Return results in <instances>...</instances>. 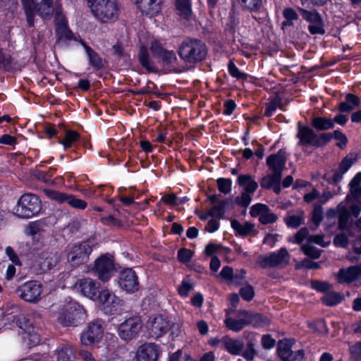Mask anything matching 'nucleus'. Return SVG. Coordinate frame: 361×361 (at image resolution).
Instances as JSON below:
<instances>
[{"mask_svg":"<svg viewBox=\"0 0 361 361\" xmlns=\"http://www.w3.org/2000/svg\"><path fill=\"white\" fill-rule=\"evenodd\" d=\"M207 54L205 43L199 39L187 38L179 46L178 55L188 63H197L204 60Z\"/></svg>","mask_w":361,"mask_h":361,"instance_id":"obj_1","label":"nucleus"},{"mask_svg":"<svg viewBox=\"0 0 361 361\" xmlns=\"http://www.w3.org/2000/svg\"><path fill=\"white\" fill-rule=\"evenodd\" d=\"M94 16L101 22L114 21L118 16L116 0H87Z\"/></svg>","mask_w":361,"mask_h":361,"instance_id":"obj_2","label":"nucleus"},{"mask_svg":"<svg viewBox=\"0 0 361 361\" xmlns=\"http://www.w3.org/2000/svg\"><path fill=\"white\" fill-rule=\"evenodd\" d=\"M41 210L39 197L32 194H24L18 200L15 214L20 218L29 219L37 214Z\"/></svg>","mask_w":361,"mask_h":361,"instance_id":"obj_3","label":"nucleus"},{"mask_svg":"<svg viewBox=\"0 0 361 361\" xmlns=\"http://www.w3.org/2000/svg\"><path fill=\"white\" fill-rule=\"evenodd\" d=\"M92 251L90 243L83 241L70 247L67 251V261L72 267L86 263Z\"/></svg>","mask_w":361,"mask_h":361,"instance_id":"obj_4","label":"nucleus"},{"mask_svg":"<svg viewBox=\"0 0 361 361\" xmlns=\"http://www.w3.org/2000/svg\"><path fill=\"white\" fill-rule=\"evenodd\" d=\"M90 271L99 280L104 282L109 281L115 271L113 257L109 255H101L94 261Z\"/></svg>","mask_w":361,"mask_h":361,"instance_id":"obj_5","label":"nucleus"},{"mask_svg":"<svg viewBox=\"0 0 361 361\" xmlns=\"http://www.w3.org/2000/svg\"><path fill=\"white\" fill-rule=\"evenodd\" d=\"M85 318L84 309L77 303H71L63 309L59 319L65 326H78Z\"/></svg>","mask_w":361,"mask_h":361,"instance_id":"obj_6","label":"nucleus"},{"mask_svg":"<svg viewBox=\"0 0 361 361\" xmlns=\"http://www.w3.org/2000/svg\"><path fill=\"white\" fill-rule=\"evenodd\" d=\"M142 328V322L139 316H133L121 323L118 334L123 341H130L138 336Z\"/></svg>","mask_w":361,"mask_h":361,"instance_id":"obj_7","label":"nucleus"},{"mask_svg":"<svg viewBox=\"0 0 361 361\" xmlns=\"http://www.w3.org/2000/svg\"><path fill=\"white\" fill-rule=\"evenodd\" d=\"M43 192L50 200H54L60 204L67 203L74 209L83 210L87 206V203L85 201L77 198L73 195L50 189H44Z\"/></svg>","mask_w":361,"mask_h":361,"instance_id":"obj_8","label":"nucleus"},{"mask_svg":"<svg viewBox=\"0 0 361 361\" xmlns=\"http://www.w3.org/2000/svg\"><path fill=\"white\" fill-rule=\"evenodd\" d=\"M101 308L106 314L117 313L122 306V300L109 289L99 292L98 298Z\"/></svg>","mask_w":361,"mask_h":361,"instance_id":"obj_9","label":"nucleus"},{"mask_svg":"<svg viewBox=\"0 0 361 361\" xmlns=\"http://www.w3.org/2000/svg\"><path fill=\"white\" fill-rule=\"evenodd\" d=\"M42 284L37 281H30L18 287L17 292L21 299L29 302H37L41 299Z\"/></svg>","mask_w":361,"mask_h":361,"instance_id":"obj_10","label":"nucleus"},{"mask_svg":"<svg viewBox=\"0 0 361 361\" xmlns=\"http://www.w3.org/2000/svg\"><path fill=\"white\" fill-rule=\"evenodd\" d=\"M104 334V328L101 321L97 320L90 323L81 335V343L91 345L101 341Z\"/></svg>","mask_w":361,"mask_h":361,"instance_id":"obj_11","label":"nucleus"},{"mask_svg":"<svg viewBox=\"0 0 361 361\" xmlns=\"http://www.w3.org/2000/svg\"><path fill=\"white\" fill-rule=\"evenodd\" d=\"M171 323L167 317L159 314L151 317L147 322L148 331L151 337L158 338L169 330Z\"/></svg>","mask_w":361,"mask_h":361,"instance_id":"obj_12","label":"nucleus"},{"mask_svg":"<svg viewBox=\"0 0 361 361\" xmlns=\"http://www.w3.org/2000/svg\"><path fill=\"white\" fill-rule=\"evenodd\" d=\"M120 288L127 293H134L139 289L137 276L130 268L125 269L120 273L118 279Z\"/></svg>","mask_w":361,"mask_h":361,"instance_id":"obj_13","label":"nucleus"},{"mask_svg":"<svg viewBox=\"0 0 361 361\" xmlns=\"http://www.w3.org/2000/svg\"><path fill=\"white\" fill-rule=\"evenodd\" d=\"M361 278V263L343 267L336 275V280L338 283L350 285Z\"/></svg>","mask_w":361,"mask_h":361,"instance_id":"obj_14","label":"nucleus"},{"mask_svg":"<svg viewBox=\"0 0 361 361\" xmlns=\"http://www.w3.org/2000/svg\"><path fill=\"white\" fill-rule=\"evenodd\" d=\"M54 18L57 41L66 42L75 39L72 31L68 28L65 16L58 8L56 9Z\"/></svg>","mask_w":361,"mask_h":361,"instance_id":"obj_15","label":"nucleus"},{"mask_svg":"<svg viewBox=\"0 0 361 361\" xmlns=\"http://www.w3.org/2000/svg\"><path fill=\"white\" fill-rule=\"evenodd\" d=\"M99 286V283L90 278L78 279L75 283V288L78 290H79L84 296L93 300L98 298Z\"/></svg>","mask_w":361,"mask_h":361,"instance_id":"obj_16","label":"nucleus"},{"mask_svg":"<svg viewBox=\"0 0 361 361\" xmlns=\"http://www.w3.org/2000/svg\"><path fill=\"white\" fill-rule=\"evenodd\" d=\"M290 255L285 247H281L279 251L274 252L263 259V266L269 267L283 268L290 261Z\"/></svg>","mask_w":361,"mask_h":361,"instance_id":"obj_17","label":"nucleus"},{"mask_svg":"<svg viewBox=\"0 0 361 361\" xmlns=\"http://www.w3.org/2000/svg\"><path fill=\"white\" fill-rule=\"evenodd\" d=\"M250 214L252 216H258L259 221L263 224H272L277 220V216L272 213L268 206L264 204H254Z\"/></svg>","mask_w":361,"mask_h":361,"instance_id":"obj_18","label":"nucleus"},{"mask_svg":"<svg viewBox=\"0 0 361 361\" xmlns=\"http://www.w3.org/2000/svg\"><path fill=\"white\" fill-rule=\"evenodd\" d=\"M159 355V346L153 343H147L139 347L137 359V361H157Z\"/></svg>","mask_w":361,"mask_h":361,"instance_id":"obj_19","label":"nucleus"},{"mask_svg":"<svg viewBox=\"0 0 361 361\" xmlns=\"http://www.w3.org/2000/svg\"><path fill=\"white\" fill-rule=\"evenodd\" d=\"M295 341L292 339H283L279 341L277 345V353L283 361H297V356L293 355L292 347Z\"/></svg>","mask_w":361,"mask_h":361,"instance_id":"obj_20","label":"nucleus"},{"mask_svg":"<svg viewBox=\"0 0 361 361\" xmlns=\"http://www.w3.org/2000/svg\"><path fill=\"white\" fill-rule=\"evenodd\" d=\"M224 322L229 329L239 331L248 324V313L245 310L238 311L236 318L226 317Z\"/></svg>","mask_w":361,"mask_h":361,"instance_id":"obj_21","label":"nucleus"},{"mask_svg":"<svg viewBox=\"0 0 361 361\" xmlns=\"http://www.w3.org/2000/svg\"><path fill=\"white\" fill-rule=\"evenodd\" d=\"M297 137L299 138V145L315 146L317 143V135L308 126H302L299 123Z\"/></svg>","mask_w":361,"mask_h":361,"instance_id":"obj_22","label":"nucleus"},{"mask_svg":"<svg viewBox=\"0 0 361 361\" xmlns=\"http://www.w3.org/2000/svg\"><path fill=\"white\" fill-rule=\"evenodd\" d=\"M41 269L44 271L55 267L60 260L58 252L51 250H44L39 255Z\"/></svg>","mask_w":361,"mask_h":361,"instance_id":"obj_23","label":"nucleus"},{"mask_svg":"<svg viewBox=\"0 0 361 361\" xmlns=\"http://www.w3.org/2000/svg\"><path fill=\"white\" fill-rule=\"evenodd\" d=\"M286 152L281 149L276 154L268 157L267 163L274 173H279L282 175V171L286 164Z\"/></svg>","mask_w":361,"mask_h":361,"instance_id":"obj_24","label":"nucleus"},{"mask_svg":"<svg viewBox=\"0 0 361 361\" xmlns=\"http://www.w3.org/2000/svg\"><path fill=\"white\" fill-rule=\"evenodd\" d=\"M237 183L240 186L244 187V191L240 197H237L235 202L238 206L243 207V215L246 214V208L248 206V175H239Z\"/></svg>","mask_w":361,"mask_h":361,"instance_id":"obj_25","label":"nucleus"},{"mask_svg":"<svg viewBox=\"0 0 361 361\" xmlns=\"http://www.w3.org/2000/svg\"><path fill=\"white\" fill-rule=\"evenodd\" d=\"M136 4L141 12L146 16L152 17L160 11V1L158 0H136Z\"/></svg>","mask_w":361,"mask_h":361,"instance_id":"obj_26","label":"nucleus"},{"mask_svg":"<svg viewBox=\"0 0 361 361\" xmlns=\"http://www.w3.org/2000/svg\"><path fill=\"white\" fill-rule=\"evenodd\" d=\"M349 192L345 197V201L351 200L358 201L361 197V172H357L348 183Z\"/></svg>","mask_w":361,"mask_h":361,"instance_id":"obj_27","label":"nucleus"},{"mask_svg":"<svg viewBox=\"0 0 361 361\" xmlns=\"http://www.w3.org/2000/svg\"><path fill=\"white\" fill-rule=\"evenodd\" d=\"M31 1L35 11L42 18H49L53 15L54 0H31Z\"/></svg>","mask_w":361,"mask_h":361,"instance_id":"obj_28","label":"nucleus"},{"mask_svg":"<svg viewBox=\"0 0 361 361\" xmlns=\"http://www.w3.org/2000/svg\"><path fill=\"white\" fill-rule=\"evenodd\" d=\"M82 46L84 47L85 52L88 56L89 64L93 67L94 70H100L104 67L102 59L99 55L88 46L83 40L80 41Z\"/></svg>","mask_w":361,"mask_h":361,"instance_id":"obj_29","label":"nucleus"},{"mask_svg":"<svg viewBox=\"0 0 361 361\" xmlns=\"http://www.w3.org/2000/svg\"><path fill=\"white\" fill-rule=\"evenodd\" d=\"M233 208V201L231 199L226 198L221 201L218 204L214 205L209 211V214L212 217L222 219L224 213Z\"/></svg>","mask_w":361,"mask_h":361,"instance_id":"obj_30","label":"nucleus"},{"mask_svg":"<svg viewBox=\"0 0 361 361\" xmlns=\"http://www.w3.org/2000/svg\"><path fill=\"white\" fill-rule=\"evenodd\" d=\"M221 342L225 349L232 355H239L244 348V343L241 340L232 339L228 336H224Z\"/></svg>","mask_w":361,"mask_h":361,"instance_id":"obj_31","label":"nucleus"},{"mask_svg":"<svg viewBox=\"0 0 361 361\" xmlns=\"http://www.w3.org/2000/svg\"><path fill=\"white\" fill-rule=\"evenodd\" d=\"M138 59L142 66L145 68L148 72L154 73L157 71L154 63L152 61L148 54L147 49L145 46H141L140 47Z\"/></svg>","mask_w":361,"mask_h":361,"instance_id":"obj_32","label":"nucleus"},{"mask_svg":"<svg viewBox=\"0 0 361 361\" xmlns=\"http://www.w3.org/2000/svg\"><path fill=\"white\" fill-rule=\"evenodd\" d=\"M360 104V98L353 94H348L345 101L340 103L338 109L341 112H350Z\"/></svg>","mask_w":361,"mask_h":361,"instance_id":"obj_33","label":"nucleus"},{"mask_svg":"<svg viewBox=\"0 0 361 361\" xmlns=\"http://www.w3.org/2000/svg\"><path fill=\"white\" fill-rule=\"evenodd\" d=\"M343 298L344 296L342 293L329 290L323 295L321 300L327 306H334L340 303Z\"/></svg>","mask_w":361,"mask_h":361,"instance_id":"obj_34","label":"nucleus"},{"mask_svg":"<svg viewBox=\"0 0 361 361\" xmlns=\"http://www.w3.org/2000/svg\"><path fill=\"white\" fill-rule=\"evenodd\" d=\"M312 126L317 130H326L334 128V121L324 117H314L312 120Z\"/></svg>","mask_w":361,"mask_h":361,"instance_id":"obj_35","label":"nucleus"},{"mask_svg":"<svg viewBox=\"0 0 361 361\" xmlns=\"http://www.w3.org/2000/svg\"><path fill=\"white\" fill-rule=\"evenodd\" d=\"M337 211L338 213L339 227L341 228H345L349 224L350 217V211L348 208L343 204V202L338 205Z\"/></svg>","mask_w":361,"mask_h":361,"instance_id":"obj_36","label":"nucleus"},{"mask_svg":"<svg viewBox=\"0 0 361 361\" xmlns=\"http://www.w3.org/2000/svg\"><path fill=\"white\" fill-rule=\"evenodd\" d=\"M176 8L180 16L188 18L192 13L190 0H176Z\"/></svg>","mask_w":361,"mask_h":361,"instance_id":"obj_37","label":"nucleus"},{"mask_svg":"<svg viewBox=\"0 0 361 361\" xmlns=\"http://www.w3.org/2000/svg\"><path fill=\"white\" fill-rule=\"evenodd\" d=\"M282 175L279 173L272 172L271 175L264 177L261 181V186L269 189L276 183H280Z\"/></svg>","mask_w":361,"mask_h":361,"instance_id":"obj_38","label":"nucleus"},{"mask_svg":"<svg viewBox=\"0 0 361 361\" xmlns=\"http://www.w3.org/2000/svg\"><path fill=\"white\" fill-rule=\"evenodd\" d=\"M304 214L302 212L300 214L289 215L285 218V222L288 227L298 228L304 223Z\"/></svg>","mask_w":361,"mask_h":361,"instance_id":"obj_39","label":"nucleus"},{"mask_svg":"<svg viewBox=\"0 0 361 361\" xmlns=\"http://www.w3.org/2000/svg\"><path fill=\"white\" fill-rule=\"evenodd\" d=\"M80 135L75 130H67L66 137L59 142L62 144L64 148H68L72 146V144L78 140Z\"/></svg>","mask_w":361,"mask_h":361,"instance_id":"obj_40","label":"nucleus"},{"mask_svg":"<svg viewBox=\"0 0 361 361\" xmlns=\"http://www.w3.org/2000/svg\"><path fill=\"white\" fill-rule=\"evenodd\" d=\"M301 249L305 255L314 259H318L321 255V250L314 247L308 241L301 247Z\"/></svg>","mask_w":361,"mask_h":361,"instance_id":"obj_41","label":"nucleus"},{"mask_svg":"<svg viewBox=\"0 0 361 361\" xmlns=\"http://www.w3.org/2000/svg\"><path fill=\"white\" fill-rule=\"evenodd\" d=\"M269 320L259 313L250 312V324L255 327H261L268 324Z\"/></svg>","mask_w":361,"mask_h":361,"instance_id":"obj_42","label":"nucleus"},{"mask_svg":"<svg viewBox=\"0 0 361 361\" xmlns=\"http://www.w3.org/2000/svg\"><path fill=\"white\" fill-rule=\"evenodd\" d=\"M300 11L302 18L307 21L311 23L322 22V18L317 11H307L305 9H300Z\"/></svg>","mask_w":361,"mask_h":361,"instance_id":"obj_43","label":"nucleus"},{"mask_svg":"<svg viewBox=\"0 0 361 361\" xmlns=\"http://www.w3.org/2000/svg\"><path fill=\"white\" fill-rule=\"evenodd\" d=\"M231 226L237 234L241 236H246L248 235V221L245 222L243 225L238 221L234 219L231 221Z\"/></svg>","mask_w":361,"mask_h":361,"instance_id":"obj_44","label":"nucleus"},{"mask_svg":"<svg viewBox=\"0 0 361 361\" xmlns=\"http://www.w3.org/2000/svg\"><path fill=\"white\" fill-rule=\"evenodd\" d=\"M219 190L224 194H228L231 190V180L229 178H219L216 180Z\"/></svg>","mask_w":361,"mask_h":361,"instance_id":"obj_45","label":"nucleus"},{"mask_svg":"<svg viewBox=\"0 0 361 361\" xmlns=\"http://www.w3.org/2000/svg\"><path fill=\"white\" fill-rule=\"evenodd\" d=\"M25 334L27 336L25 337V338L27 339V344L30 345V347L35 346L39 343L40 336L37 332V330L35 327L25 333Z\"/></svg>","mask_w":361,"mask_h":361,"instance_id":"obj_46","label":"nucleus"},{"mask_svg":"<svg viewBox=\"0 0 361 361\" xmlns=\"http://www.w3.org/2000/svg\"><path fill=\"white\" fill-rule=\"evenodd\" d=\"M159 57H161L162 63L165 66H172L177 61L176 55L173 51L164 50Z\"/></svg>","mask_w":361,"mask_h":361,"instance_id":"obj_47","label":"nucleus"},{"mask_svg":"<svg viewBox=\"0 0 361 361\" xmlns=\"http://www.w3.org/2000/svg\"><path fill=\"white\" fill-rule=\"evenodd\" d=\"M309 236L310 235L307 228H302L295 235L289 237L288 241L293 243H300L305 239L307 240Z\"/></svg>","mask_w":361,"mask_h":361,"instance_id":"obj_48","label":"nucleus"},{"mask_svg":"<svg viewBox=\"0 0 361 361\" xmlns=\"http://www.w3.org/2000/svg\"><path fill=\"white\" fill-rule=\"evenodd\" d=\"M16 324L25 332V334L34 328L32 323L30 321V319L23 315H20L16 319Z\"/></svg>","mask_w":361,"mask_h":361,"instance_id":"obj_49","label":"nucleus"},{"mask_svg":"<svg viewBox=\"0 0 361 361\" xmlns=\"http://www.w3.org/2000/svg\"><path fill=\"white\" fill-rule=\"evenodd\" d=\"M12 57L0 49V68L8 71L11 68Z\"/></svg>","mask_w":361,"mask_h":361,"instance_id":"obj_50","label":"nucleus"},{"mask_svg":"<svg viewBox=\"0 0 361 361\" xmlns=\"http://www.w3.org/2000/svg\"><path fill=\"white\" fill-rule=\"evenodd\" d=\"M311 287L317 291L322 292L325 294L331 290L332 286L329 283L326 281H313L311 283Z\"/></svg>","mask_w":361,"mask_h":361,"instance_id":"obj_51","label":"nucleus"},{"mask_svg":"<svg viewBox=\"0 0 361 361\" xmlns=\"http://www.w3.org/2000/svg\"><path fill=\"white\" fill-rule=\"evenodd\" d=\"M312 220L314 224L318 226L323 220V209L321 205L315 204L312 214Z\"/></svg>","mask_w":361,"mask_h":361,"instance_id":"obj_52","label":"nucleus"},{"mask_svg":"<svg viewBox=\"0 0 361 361\" xmlns=\"http://www.w3.org/2000/svg\"><path fill=\"white\" fill-rule=\"evenodd\" d=\"M25 13L27 18V22L30 27L34 25L35 13L37 12L35 11V7L30 4L24 5Z\"/></svg>","mask_w":361,"mask_h":361,"instance_id":"obj_53","label":"nucleus"},{"mask_svg":"<svg viewBox=\"0 0 361 361\" xmlns=\"http://www.w3.org/2000/svg\"><path fill=\"white\" fill-rule=\"evenodd\" d=\"M350 361H361V342L350 346Z\"/></svg>","mask_w":361,"mask_h":361,"instance_id":"obj_54","label":"nucleus"},{"mask_svg":"<svg viewBox=\"0 0 361 361\" xmlns=\"http://www.w3.org/2000/svg\"><path fill=\"white\" fill-rule=\"evenodd\" d=\"M193 252L187 248H180L178 251V259L182 263L190 262L192 257Z\"/></svg>","mask_w":361,"mask_h":361,"instance_id":"obj_55","label":"nucleus"},{"mask_svg":"<svg viewBox=\"0 0 361 361\" xmlns=\"http://www.w3.org/2000/svg\"><path fill=\"white\" fill-rule=\"evenodd\" d=\"M58 361H74L71 350L68 348H62L58 353Z\"/></svg>","mask_w":361,"mask_h":361,"instance_id":"obj_56","label":"nucleus"},{"mask_svg":"<svg viewBox=\"0 0 361 361\" xmlns=\"http://www.w3.org/2000/svg\"><path fill=\"white\" fill-rule=\"evenodd\" d=\"M247 271L245 269L236 270L233 274L231 282L235 286H240L246 278Z\"/></svg>","mask_w":361,"mask_h":361,"instance_id":"obj_57","label":"nucleus"},{"mask_svg":"<svg viewBox=\"0 0 361 361\" xmlns=\"http://www.w3.org/2000/svg\"><path fill=\"white\" fill-rule=\"evenodd\" d=\"M281 239V236L277 233H269L264 238L263 243L273 247Z\"/></svg>","mask_w":361,"mask_h":361,"instance_id":"obj_58","label":"nucleus"},{"mask_svg":"<svg viewBox=\"0 0 361 361\" xmlns=\"http://www.w3.org/2000/svg\"><path fill=\"white\" fill-rule=\"evenodd\" d=\"M353 164V160L349 157H344L339 164L338 170L341 171V173H345Z\"/></svg>","mask_w":361,"mask_h":361,"instance_id":"obj_59","label":"nucleus"},{"mask_svg":"<svg viewBox=\"0 0 361 361\" xmlns=\"http://www.w3.org/2000/svg\"><path fill=\"white\" fill-rule=\"evenodd\" d=\"M101 221L106 226H115L120 227L122 226V222L119 219L115 218L112 215L104 216L101 218Z\"/></svg>","mask_w":361,"mask_h":361,"instance_id":"obj_60","label":"nucleus"},{"mask_svg":"<svg viewBox=\"0 0 361 361\" xmlns=\"http://www.w3.org/2000/svg\"><path fill=\"white\" fill-rule=\"evenodd\" d=\"M228 71L232 76L235 77L237 78H247V75L245 73H240L238 68L232 61H230L228 64Z\"/></svg>","mask_w":361,"mask_h":361,"instance_id":"obj_61","label":"nucleus"},{"mask_svg":"<svg viewBox=\"0 0 361 361\" xmlns=\"http://www.w3.org/2000/svg\"><path fill=\"white\" fill-rule=\"evenodd\" d=\"M308 30L312 35H323L325 32V30L323 27L322 21L310 24L308 26Z\"/></svg>","mask_w":361,"mask_h":361,"instance_id":"obj_62","label":"nucleus"},{"mask_svg":"<svg viewBox=\"0 0 361 361\" xmlns=\"http://www.w3.org/2000/svg\"><path fill=\"white\" fill-rule=\"evenodd\" d=\"M192 288L193 286L191 283L184 280L178 287V293L181 296L186 297Z\"/></svg>","mask_w":361,"mask_h":361,"instance_id":"obj_63","label":"nucleus"},{"mask_svg":"<svg viewBox=\"0 0 361 361\" xmlns=\"http://www.w3.org/2000/svg\"><path fill=\"white\" fill-rule=\"evenodd\" d=\"M154 56H160L165 49H163L159 42L153 40L151 42L149 47Z\"/></svg>","mask_w":361,"mask_h":361,"instance_id":"obj_64","label":"nucleus"}]
</instances>
